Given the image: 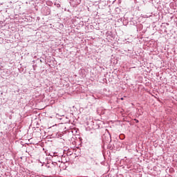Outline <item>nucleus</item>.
Returning a JSON list of instances; mask_svg holds the SVG:
<instances>
[{
	"label": "nucleus",
	"mask_w": 177,
	"mask_h": 177,
	"mask_svg": "<svg viewBox=\"0 0 177 177\" xmlns=\"http://www.w3.org/2000/svg\"><path fill=\"white\" fill-rule=\"evenodd\" d=\"M69 3L73 8H77L81 3V0H70Z\"/></svg>",
	"instance_id": "f03ea898"
},
{
	"label": "nucleus",
	"mask_w": 177,
	"mask_h": 177,
	"mask_svg": "<svg viewBox=\"0 0 177 177\" xmlns=\"http://www.w3.org/2000/svg\"><path fill=\"white\" fill-rule=\"evenodd\" d=\"M135 121H136V122H139V120H136V119H135Z\"/></svg>",
	"instance_id": "7ed1b4c3"
},
{
	"label": "nucleus",
	"mask_w": 177,
	"mask_h": 177,
	"mask_svg": "<svg viewBox=\"0 0 177 177\" xmlns=\"http://www.w3.org/2000/svg\"><path fill=\"white\" fill-rule=\"evenodd\" d=\"M85 160L86 161H84V163L88 165L90 168L91 167L95 165V159H93V158H87Z\"/></svg>",
	"instance_id": "f257e3e1"
}]
</instances>
